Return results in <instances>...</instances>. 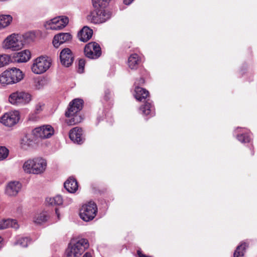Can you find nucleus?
I'll return each mask as SVG.
<instances>
[{"instance_id":"22","label":"nucleus","mask_w":257,"mask_h":257,"mask_svg":"<svg viewBox=\"0 0 257 257\" xmlns=\"http://www.w3.org/2000/svg\"><path fill=\"white\" fill-rule=\"evenodd\" d=\"M92 34V30L87 26H85L79 31L78 37L81 41L85 42L91 38Z\"/></svg>"},{"instance_id":"21","label":"nucleus","mask_w":257,"mask_h":257,"mask_svg":"<svg viewBox=\"0 0 257 257\" xmlns=\"http://www.w3.org/2000/svg\"><path fill=\"white\" fill-rule=\"evenodd\" d=\"M14 58L18 63L26 62L31 58V52L28 50H24L15 54Z\"/></svg>"},{"instance_id":"7","label":"nucleus","mask_w":257,"mask_h":257,"mask_svg":"<svg viewBox=\"0 0 257 257\" xmlns=\"http://www.w3.org/2000/svg\"><path fill=\"white\" fill-rule=\"evenodd\" d=\"M83 101L82 99L76 98L73 100L69 104L68 110L65 113L67 117L73 116L72 118L67 121L69 125H73L78 122V116L74 115L82 108Z\"/></svg>"},{"instance_id":"36","label":"nucleus","mask_w":257,"mask_h":257,"mask_svg":"<svg viewBox=\"0 0 257 257\" xmlns=\"http://www.w3.org/2000/svg\"><path fill=\"white\" fill-rule=\"evenodd\" d=\"M39 113H36L35 111L31 113L29 115L28 119L29 120L32 121H36L38 120L40 118L39 116Z\"/></svg>"},{"instance_id":"20","label":"nucleus","mask_w":257,"mask_h":257,"mask_svg":"<svg viewBox=\"0 0 257 257\" xmlns=\"http://www.w3.org/2000/svg\"><path fill=\"white\" fill-rule=\"evenodd\" d=\"M140 113L144 116L152 117L155 115V108L151 102H147L140 107Z\"/></svg>"},{"instance_id":"19","label":"nucleus","mask_w":257,"mask_h":257,"mask_svg":"<svg viewBox=\"0 0 257 257\" xmlns=\"http://www.w3.org/2000/svg\"><path fill=\"white\" fill-rule=\"evenodd\" d=\"M34 144L33 136L30 134H27L23 136L20 140V147L25 150L33 148Z\"/></svg>"},{"instance_id":"30","label":"nucleus","mask_w":257,"mask_h":257,"mask_svg":"<svg viewBox=\"0 0 257 257\" xmlns=\"http://www.w3.org/2000/svg\"><path fill=\"white\" fill-rule=\"evenodd\" d=\"M95 9L104 8L110 0H92Z\"/></svg>"},{"instance_id":"12","label":"nucleus","mask_w":257,"mask_h":257,"mask_svg":"<svg viewBox=\"0 0 257 257\" xmlns=\"http://www.w3.org/2000/svg\"><path fill=\"white\" fill-rule=\"evenodd\" d=\"M84 53L87 58L92 59H97L101 54L100 47L96 42H90L85 46Z\"/></svg>"},{"instance_id":"1","label":"nucleus","mask_w":257,"mask_h":257,"mask_svg":"<svg viewBox=\"0 0 257 257\" xmlns=\"http://www.w3.org/2000/svg\"><path fill=\"white\" fill-rule=\"evenodd\" d=\"M47 168V161L41 157L28 159L23 164L24 172L28 174L41 175Z\"/></svg>"},{"instance_id":"17","label":"nucleus","mask_w":257,"mask_h":257,"mask_svg":"<svg viewBox=\"0 0 257 257\" xmlns=\"http://www.w3.org/2000/svg\"><path fill=\"white\" fill-rule=\"evenodd\" d=\"M61 63L67 67L71 65L73 61V56L71 51L69 48H65L62 50L60 54Z\"/></svg>"},{"instance_id":"10","label":"nucleus","mask_w":257,"mask_h":257,"mask_svg":"<svg viewBox=\"0 0 257 257\" xmlns=\"http://www.w3.org/2000/svg\"><path fill=\"white\" fill-rule=\"evenodd\" d=\"M69 22L68 17L60 16L46 22L44 26L47 30H60L65 28Z\"/></svg>"},{"instance_id":"41","label":"nucleus","mask_w":257,"mask_h":257,"mask_svg":"<svg viewBox=\"0 0 257 257\" xmlns=\"http://www.w3.org/2000/svg\"><path fill=\"white\" fill-rule=\"evenodd\" d=\"M134 0H123L124 4L128 5L131 4Z\"/></svg>"},{"instance_id":"2","label":"nucleus","mask_w":257,"mask_h":257,"mask_svg":"<svg viewBox=\"0 0 257 257\" xmlns=\"http://www.w3.org/2000/svg\"><path fill=\"white\" fill-rule=\"evenodd\" d=\"M31 34H26L23 36L13 33L7 36L2 43V47L6 50L16 51L21 49L24 45V39L28 38Z\"/></svg>"},{"instance_id":"28","label":"nucleus","mask_w":257,"mask_h":257,"mask_svg":"<svg viewBox=\"0 0 257 257\" xmlns=\"http://www.w3.org/2000/svg\"><path fill=\"white\" fill-rule=\"evenodd\" d=\"M46 201L50 205H60L63 203V199L61 195H57L54 197L47 198Z\"/></svg>"},{"instance_id":"37","label":"nucleus","mask_w":257,"mask_h":257,"mask_svg":"<svg viewBox=\"0 0 257 257\" xmlns=\"http://www.w3.org/2000/svg\"><path fill=\"white\" fill-rule=\"evenodd\" d=\"M85 64V62L84 59H81L79 60L78 69V71L79 73H81L83 72Z\"/></svg>"},{"instance_id":"11","label":"nucleus","mask_w":257,"mask_h":257,"mask_svg":"<svg viewBox=\"0 0 257 257\" xmlns=\"http://www.w3.org/2000/svg\"><path fill=\"white\" fill-rule=\"evenodd\" d=\"M20 119V114L18 111H12L5 113L1 117V122L8 127H12L15 125Z\"/></svg>"},{"instance_id":"40","label":"nucleus","mask_w":257,"mask_h":257,"mask_svg":"<svg viewBox=\"0 0 257 257\" xmlns=\"http://www.w3.org/2000/svg\"><path fill=\"white\" fill-rule=\"evenodd\" d=\"M110 94V91L109 90H107L105 92L104 98L106 100L109 99V95Z\"/></svg>"},{"instance_id":"44","label":"nucleus","mask_w":257,"mask_h":257,"mask_svg":"<svg viewBox=\"0 0 257 257\" xmlns=\"http://www.w3.org/2000/svg\"><path fill=\"white\" fill-rule=\"evenodd\" d=\"M2 238L0 237V248H1L3 246V243L2 242Z\"/></svg>"},{"instance_id":"3","label":"nucleus","mask_w":257,"mask_h":257,"mask_svg":"<svg viewBox=\"0 0 257 257\" xmlns=\"http://www.w3.org/2000/svg\"><path fill=\"white\" fill-rule=\"evenodd\" d=\"M23 78L22 71L16 68H13L4 71L0 75V83L3 85L16 83Z\"/></svg>"},{"instance_id":"27","label":"nucleus","mask_w":257,"mask_h":257,"mask_svg":"<svg viewBox=\"0 0 257 257\" xmlns=\"http://www.w3.org/2000/svg\"><path fill=\"white\" fill-rule=\"evenodd\" d=\"M140 62V59L138 54H132L128 59V65L131 69H137Z\"/></svg>"},{"instance_id":"39","label":"nucleus","mask_w":257,"mask_h":257,"mask_svg":"<svg viewBox=\"0 0 257 257\" xmlns=\"http://www.w3.org/2000/svg\"><path fill=\"white\" fill-rule=\"evenodd\" d=\"M55 213L57 215V221L59 220L60 219V213L58 208L55 209Z\"/></svg>"},{"instance_id":"8","label":"nucleus","mask_w":257,"mask_h":257,"mask_svg":"<svg viewBox=\"0 0 257 257\" xmlns=\"http://www.w3.org/2000/svg\"><path fill=\"white\" fill-rule=\"evenodd\" d=\"M97 212L96 204L92 201L83 204L80 209V217L84 221L88 222L93 220Z\"/></svg>"},{"instance_id":"18","label":"nucleus","mask_w":257,"mask_h":257,"mask_svg":"<svg viewBox=\"0 0 257 257\" xmlns=\"http://www.w3.org/2000/svg\"><path fill=\"white\" fill-rule=\"evenodd\" d=\"M82 130L77 127L71 130L69 133V138L74 143L80 144L83 142Z\"/></svg>"},{"instance_id":"26","label":"nucleus","mask_w":257,"mask_h":257,"mask_svg":"<svg viewBox=\"0 0 257 257\" xmlns=\"http://www.w3.org/2000/svg\"><path fill=\"white\" fill-rule=\"evenodd\" d=\"M13 17L10 15H0V30L9 26L13 21Z\"/></svg>"},{"instance_id":"25","label":"nucleus","mask_w":257,"mask_h":257,"mask_svg":"<svg viewBox=\"0 0 257 257\" xmlns=\"http://www.w3.org/2000/svg\"><path fill=\"white\" fill-rule=\"evenodd\" d=\"M149 91L142 87L137 86L135 90L134 96L137 100L143 101L149 96Z\"/></svg>"},{"instance_id":"29","label":"nucleus","mask_w":257,"mask_h":257,"mask_svg":"<svg viewBox=\"0 0 257 257\" xmlns=\"http://www.w3.org/2000/svg\"><path fill=\"white\" fill-rule=\"evenodd\" d=\"M248 244L246 242H241V243L236 247L233 254V257H242L244 255L245 250Z\"/></svg>"},{"instance_id":"45","label":"nucleus","mask_w":257,"mask_h":257,"mask_svg":"<svg viewBox=\"0 0 257 257\" xmlns=\"http://www.w3.org/2000/svg\"><path fill=\"white\" fill-rule=\"evenodd\" d=\"M36 87L38 89H40V81L39 80L36 84Z\"/></svg>"},{"instance_id":"43","label":"nucleus","mask_w":257,"mask_h":257,"mask_svg":"<svg viewBox=\"0 0 257 257\" xmlns=\"http://www.w3.org/2000/svg\"><path fill=\"white\" fill-rule=\"evenodd\" d=\"M82 257H92L91 254L90 252H86Z\"/></svg>"},{"instance_id":"24","label":"nucleus","mask_w":257,"mask_h":257,"mask_svg":"<svg viewBox=\"0 0 257 257\" xmlns=\"http://www.w3.org/2000/svg\"><path fill=\"white\" fill-rule=\"evenodd\" d=\"M10 227L17 229L19 228V225L17 221L15 219H7L0 220V229H4Z\"/></svg>"},{"instance_id":"9","label":"nucleus","mask_w":257,"mask_h":257,"mask_svg":"<svg viewBox=\"0 0 257 257\" xmlns=\"http://www.w3.org/2000/svg\"><path fill=\"white\" fill-rule=\"evenodd\" d=\"M111 17L109 12L106 11L104 8L95 9L88 16V20L93 24H99L106 22Z\"/></svg>"},{"instance_id":"42","label":"nucleus","mask_w":257,"mask_h":257,"mask_svg":"<svg viewBox=\"0 0 257 257\" xmlns=\"http://www.w3.org/2000/svg\"><path fill=\"white\" fill-rule=\"evenodd\" d=\"M145 82V80L143 78H140V79L139 80V82L138 83L137 82H135V84L137 85V84H143Z\"/></svg>"},{"instance_id":"14","label":"nucleus","mask_w":257,"mask_h":257,"mask_svg":"<svg viewBox=\"0 0 257 257\" xmlns=\"http://www.w3.org/2000/svg\"><path fill=\"white\" fill-rule=\"evenodd\" d=\"M22 188V184L18 181H11L6 186L5 193L9 197H15L17 195Z\"/></svg>"},{"instance_id":"32","label":"nucleus","mask_w":257,"mask_h":257,"mask_svg":"<svg viewBox=\"0 0 257 257\" xmlns=\"http://www.w3.org/2000/svg\"><path fill=\"white\" fill-rule=\"evenodd\" d=\"M10 56L8 54H0V68L9 64L10 61Z\"/></svg>"},{"instance_id":"16","label":"nucleus","mask_w":257,"mask_h":257,"mask_svg":"<svg viewBox=\"0 0 257 257\" xmlns=\"http://www.w3.org/2000/svg\"><path fill=\"white\" fill-rule=\"evenodd\" d=\"M50 217V212L46 210H43L36 213L33 217V220L34 223L42 225L48 222Z\"/></svg>"},{"instance_id":"5","label":"nucleus","mask_w":257,"mask_h":257,"mask_svg":"<svg viewBox=\"0 0 257 257\" xmlns=\"http://www.w3.org/2000/svg\"><path fill=\"white\" fill-rule=\"evenodd\" d=\"M32 96L29 93L24 91H17L11 93L9 97V101L16 106H24L32 101Z\"/></svg>"},{"instance_id":"15","label":"nucleus","mask_w":257,"mask_h":257,"mask_svg":"<svg viewBox=\"0 0 257 257\" xmlns=\"http://www.w3.org/2000/svg\"><path fill=\"white\" fill-rule=\"evenodd\" d=\"M72 39V35L69 33H61L55 35L53 40V45L57 48L61 44L67 42Z\"/></svg>"},{"instance_id":"33","label":"nucleus","mask_w":257,"mask_h":257,"mask_svg":"<svg viewBox=\"0 0 257 257\" xmlns=\"http://www.w3.org/2000/svg\"><path fill=\"white\" fill-rule=\"evenodd\" d=\"M45 103L43 101H38L35 105L34 110L36 113H41L44 109Z\"/></svg>"},{"instance_id":"13","label":"nucleus","mask_w":257,"mask_h":257,"mask_svg":"<svg viewBox=\"0 0 257 257\" xmlns=\"http://www.w3.org/2000/svg\"><path fill=\"white\" fill-rule=\"evenodd\" d=\"M54 130L53 127L49 124L43 125L40 127L35 128L33 131V135L36 137L41 139H48L54 135Z\"/></svg>"},{"instance_id":"31","label":"nucleus","mask_w":257,"mask_h":257,"mask_svg":"<svg viewBox=\"0 0 257 257\" xmlns=\"http://www.w3.org/2000/svg\"><path fill=\"white\" fill-rule=\"evenodd\" d=\"M31 240L27 237H20L17 241L15 242V245H20L22 247H27L30 243Z\"/></svg>"},{"instance_id":"6","label":"nucleus","mask_w":257,"mask_h":257,"mask_svg":"<svg viewBox=\"0 0 257 257\" xmlns=\"http://www.w3.org/2000/svg\"><path fill=\"white\" fill-rule=\"evenodd\" d=\"M51 64L50 59L47 57L41 56L33 60L31 70L36 74H41L50 68Z\"/></svg>"},{"instance_id":"34","label":"nucleus","mask_w":257,"mask_h":257,"mask_svg":"<svg viewBox=\"0 0 257 257\" xmlns=\"http://www.w3.org/2000/svg\"><path fill=\"white\" fill-rule=\"evenodd\" d=\"M9 155V150L5 147H0V161L5 159Z\"/></svg>"},{"instance_id":"4","label":"nucleus","mask_w":257,"mask_h":257,"mask_svg":"<svg viewBox=\"0 0 257 257\" xmlns=\"http://www.w3.org/2000/svg\"><path fill=\"white\" fill-rule=\"evenodd\" d=\"M88 247V241L84 238L74 243L71 242L66 249V257H79Z\"/></svg>"},{"instance_id":"35","label":"nucleus","mask_w":257,"mask_h":257,"mask_svg":"<svg viewBox=\"0 0 257 257\" xmlns=\"http://www.w3.org/2000/svg\"><path fill=\"white\" fill-rule=\"evenodd\" d=\"M237 140L240 141V142L243 143H247L250 141V137L248 134H240L239 135H237Z\"/></svg>"},{"instance_id":"38","label":"nucleus","mask_w":257,"mask_h":257,"mask_svg":"<svg viewBox=\"0 0 257 257\" xmlns=\"http://www.w3.org/2000/svg\"><path fill=\"white\" fill-rule=\"evenodd\" d=\"M137 254L139 257H152V256H148L145 254H143L140 250L137 251Z\"/></svg>"},{"instance_id":"23","label":"nucleus","mask_w":257,"mask_h":257,"mask_svg":"<svg viewBox=\"0 0 257 257\" xmlns=\"http://www.w3.org/2000/svg\"><path fill=\"white\" fill-rule=\"evenodd\" d=\"M65 188L68 192L73 193L78 189V184L76 179L73 177L69 178L64 183Z\"/></svg>"}]
</instances>
